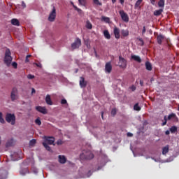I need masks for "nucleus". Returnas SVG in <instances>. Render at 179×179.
Returning a JSON list of instances; mask_svg holds the SVG:
<instances>
[{
  "instance_id": "obj_42",
  "label": "nucleus",
  "mask_w": 179,
  "mask_h": 179,
  "mask_svg": "<svg viewBox=\"0 0 179 179\" xmlns=\"http://www.w3.org/2000/svg\"><path fill=\"white\" fill-rule=\"evenodd\" d=\"M12 66H13V68H14L15 69H16L17 68V63H16L15 62H13L12 63Z\"/></svg>"
},
{
  "instance_id": "obj_50",
  "label": "nucleus",
  "mask_w": 179,
  "mask_h": 179,
  "mask_svg": "<svg viewBox=\"0 0 179 179\" xmlns=\"http://www.w3.org/2000/svg\"><path fill=\"white\" fill-rule=\"evenodd\" d=\"M36 93V90L34 88L31 89V94H34Z\"/></svg>"
},
{
  "instance_id": "obj_28",
  "label": "nucleus",
  "mask_w": 179,
  "mask_h": 179,
  "mask_svg": "<svg viewBox=\"0 0 179 179\" xmlns=\"http://www.w3.org/2000/svg\"><path fill=\"white\" fill-rule=\"evenodd\" d=\"M13 139H10L8 141L7 143H6V148H10V146H13Z\"/></svg>"
},
{
  "instance_id": "obj_59",
  "label": "nucleus",
  "mask_w": 179,
  "mask_h": 179,
  "mask_svg": "<svg viewBox=\"0 0 179 179\" xmlns=\"http://www.w3.org/2000/svg\"><path fill=\"white\" fill-rule=\"evenodd\" d=\"M6 177H3V178H0V179H6Z\"/></svg>"
},
{
  "instance_id": "obj_19",
  "label": "nucleus",
  "mask_w": 179,
  "mask_h": 179,
  "mask_svg": "<svg viewBox=\"0 0 179 179\" xmlns=\"http://www.w3.org/2000/svg\"><path fill=\"white\" fill-rule=\"evenodd\" d=\"M170 150V146L169 145H166L165 147L162 148V155L164 156H166V154Z\"/></svg>"
},
{
  "instance_id": "obj_25",
  "label": "nucleus",
  "mask_w": 179,
  "mask_h": 179,
  "mask_svg": "<svg viewBox=\"0 0 179 179\" xmlns=\"http://www.w3.org/2000/svg\"><path fill=\"white\" fill-rule=\"evenodd\" d=\"M162 13H163V8H160L159 10H156L154 12L155 16H160V15H162Z\"/></svg>"
},
{
  "instance_id": "obj_44",
  "label": "nucleus",
  "mask_w": 179,
  "mask_h": 179,
  "mask_svg": "<svg viewBox=\"0 0 179 179\" xmlns=\"http://www.w3.org/2000/svg\"><path fill=\"white\" fill-rule=\"evenodd\" d=\"M35 65H36L38 68H43L41 63H35Z\"/></svg>"
},
{
  "instance_id": "obj_52",
  "label": "nucleus",
  "mask_w": 179,
  "mask_h": 179,
  "mask_svg": "<svg viewBox=\"0 0 179 179\" xmlns=\"http://www.w3.org/2000/svg\"><path fill=\"white\" fill-rule=\"evenodd\" d=\"M127 136H134L132 133H127Z\"/></svg>"
},
{
  "instance_id": "obj_35",
  "label": "nucleus",
  "mask_w": 179,
  "mask_h": 179,
  "mask_svg": "<svg viewBox=\"0 0 179 179\" xmlns=\"http://www.w3.org/2000/svg\"><path fill=\"white\" fill-rule=\"evenodd\" d=\"M170 131L172 134H174L177 131V127L173 126L170 128Z\"/></svg>"
},
{
  "instance_id": "obj_39",
  "label": "nucleus",
  "mask_w": 179,
  "mask_h": 179,
  "mask_svg": "<svg viewBox=\"0 0 179 179\" xmlns=\"http://www.w3.org/2000/svg\"><path fill=\"white\" fill-rule=\"evenodd\" d=\"M94 3H95V5H99L100 6H101V3H100V1L99 0H93Z\"/></svg>"
},
{
  "instance_id": "obj_1",
  "label": "nucleus",
  "mask_w": 179,
  "mask_h": 179,
  "mask_svg": "<svg viewBox=\"0 0 179 179\" xmlns=\"http://www.w3.org/2000/svg\"><path fill=\"white\" fill-rule=\"evenodd\" d=\"M80 160H92V159H94V154L90 150H84L80 155Z\"/></svg>"
},
{
  "instance_id": "obj_31",
  "label": "nucleus",
  "mask_w": 179,
  "mask_h": 179,
  "mask_svg": "<svg viewBox=\"0 0 179 179\" xmlns=\"http://www.w3.org/2000/svg\"><path fill=\"white\" fill-rule=\"evenodd\" d=\"M101 20L105 23H110V17H108L102 16Z\"/></svg>"
},
{
  "instance_id": "obj_58",
  "label": "nucleus",
  "mask_w": 179,
  "mask_h": 179,
  "mask_svg": "<svg viewBox=\"0 0 179 179\" xmlns=\"http://www.w3.org/2000/svg\"><path fill=\"white\" fill-rule=\"evenodd\" d=\"M31 55H27L26 58H30Z\"/></svg>"
},
{
  "instance_id": "obj_21",
  "label": "nucleus",
  "mask_w": 179,
  "mask_h": 179,
  "mask_svg": "<svg viewBox=\"0 0 179 179\" xmlns=\"http://www.w3.org/2000/svg\"><path fill=\"white\" fill-rule=\"evenodd\" d=\"M121 34L122 37H128L129 36V31L127 29H122L121 31Z\"/></svg>"
},
{
  "instance_id": "obj_45",
  "label": "nucleus",
  "mask_w": 179,
  "mask_h": 179,
  "mask_svg": "<svg viewBox=\"0 0 179 179\" xmlns=\"http://www.w3.org/2000/svg\"><path fill=\"white\" fill-rule=\"evenodd\" d=\"M28 79H34V76L31 75V74H29L27 76Z\"/></svg>"
},
{
  "instance_id": "obj_10",
  "label": "nucleus",
  "mask_w": 179,
  "mask_h": 179,
  "mask_svg": "<svg viewBox=\"0 0 179 179\" xmlns=\"http://www.w3.org/2000/svg\"><path fill=\"white\" fill-rule=\"evenodd\" d=\"M80 87L85 89L87 86V81L85 80L83 77H80Z\"/></svg>"
},
{
  "instance_id": "obj_47",
  "label": "nucleus",
  "mask_w": 179,
  "mask_h": 179,
  "mask_svg": "<svg viewBox=\"0 0 179 179\" xmlns=\"http://www.w3.org/2000/svg\"><path fill=\"white\" fill-rule=\"evenodd\" d=\"M150 3H152V5H155L156 4V0H150Z\"/></svg>"
},
{
  "instance_id": "obj_40",
  "label": "nucleus",
  "mask_w": 179,
  "mask_h": 179,
  "mask_svg": "<svg viewBox=\"0 0 179 179\" xmlns=\"http://www.w3.org/2000/svg\"><path fill=\"white\" fill-rule=\"evenodd\" d=\"M36 139H32V140H31V141H29V144H30L31 145H36Z\"/></svg>"
},
{
  "instance_id": "obj_13",
  "label": "nucleus",
  "mask_w": 179,
  "mask_h": 179,
  "mask_svg": "<svg viewBox=\"0 0 179 179\" xmlns=\"http://www.w3.org/2000/svg\"><path fill=\"white\" fill-rule=\"evenodd\" d=\"M45 142H47L48 145H52L54 142H55V138L54 137H45Z\"/></svg>"
},
{
  "instance_id": "obj_33",
  "label": "nucleus",
  "mask_w": 179,
  "mask_h": 179,
  "mask_svg": "<svg viewBox=\"0 0 179 179\" xmlns=\"http://www.w3.org/2000/svg\"><path fill=\"white\" fill-rule=\"evenodd\" d=\"M0 122L1 124H5V119H3V114H2V112H0Z\"/></svg>"
},
{
  "instance_id": "obj_55",
  "label": "nucleus",
  "mask_w": 179,
  "mask_h": 179,
  "mask_svg": "<svg viewBox=\"0 0 179 179\" xmlns=\"http://www.w3.org/2000/svg\"><path fill=\"white\" fill-rule=\"evenodd\" d=\"M74 8H75V9H76V10H78V12H79V10H80V9L78 8V7H76V6H74Z\"/></svg>"
},
{
  "instance_id": "obj_27",
  "label": "nucleus",
  "mask_w": 179,
  "mask_h": 179,
  "mask_svg": "<svg viewBox=\"0 0 179 179\" xmlns=\"http://www.w3.org/2000/svg\"><path fill=\"white\" fill-rule=\"evenodd\" d=\"M145 68L147 71H152V64L149 62H145Z\"/></svg>"
},
{
  "instance_id": "obj_60",
  "label": "nucleus",
  "mask_w": 179,
  "mask_h": 179,
  "mask_svg": "<svg viewBox=\"0 0 179 179\" xmlns=\"http://www.w3.org/2000/svg\"><path fill=\"white\" fill-rule=\"evenodd\" d=\"M26 61L27 62H29V59H27V58L26 57Z\"/></svg>"
},
{
  "instance_id": "obj_16",
  "label": "nucleus",
  "mask_w": 179,
  "mask_h": 179,
  "mask_svg": "<svg viewBox=\"0 0 179 179\" xmlns=\"http://www.w3.org/2000/svg\"><path fill=\"white\" fill-rule=\"evenodd\" d=\"M45 103L48 106H52V101L51 100V96H50V94L46 95V96H45Z\"/></svg>"
},
{
  "instance_id": "obj_49",
  "label": "nucleus",
  "mask_w": 179,
  "mask_h": 179,
  "mask_svg": "<svg viewBox=\"0 0 179 179\" xmlns=\"http://www.w3.org/2000/svg\"><path fill=\"white\" fill-rule=\"evenodd\" d=\"M57 145H62V141L61 140L57 141Z\"/></svg>"
},
{
  "instance_id": "obj_20",
  "label": "nucleus",
  "mask_w": 179,
  "mask_h": 179,
  "mask_svg": "<svg viewBox=\"0 0 179 179\" xmlns=\"http://www.w3.org/2000/svg\"><path fill=\"white\" fill-rule=\"evenodd\" d=\"M29 169L27 168L22 169L20 171V174H21V176H26V174H29Z\"/></svg>"
},
{
  "instance_id": "obj_29",
  "label": "nucleus",
  "mask_w": 179,
  "mask_h": 179,
  "mask_svg": "<svg viewBox=\"0 0 179 179\" xmlns=\"http://www.w3.org/2000/svg\"><path fill=\"white\" fill-rule=\"evenodd\" d=\"M142 2H143V0H137L134 5V8L136 9V8H140L141 3H142Z\"/></svg>"
},
{
  "instance_id": "obj_15",
  "label": "nucleus",
  "mask_w": 179,
  "mask_h": 179,
  "mask_svg": "<svg viewBox=\"0 0 179 179\" xmlns=\"http://www.w3.org/2000/svg\"><path fill=\"white\" fill-rule=\"evenodd\" d=\"M163 40H164V36L159 34V36H157V41L159 45H162L163 43Z\"/></svg>"
},
{
  "instance_id": "obj_54",
  "label": "nucleus",
  "mask_w": 179,
  "mask_h": 179,
  "mask_svg": "<svg viewBox=\"0 0 179 179\" xmlns=\"http://www.w3.org/2000/svg\"><path fill=\"white\" fill-rule=\"evenodd\" d=\"M166 135H170V131L169 130H167L166 132H165Z\"/></svg>"
},
{
  "instance_id": "obj_4",
  "label": "nucleus",
  "mask_w": 179,
  "mask_h": 179,
  "mask_svg": "<svg viewBox=\"0 0 179 179\" xmlns=\"http://www.w3.org/2000/svg\"><path fill=\"white\" fill-rule=\"evenodd\" d=\"M56 17H57V9H55V6H53L52 10L49 14L48 21L54 22Z\"/></svg>"
},
{
  "instance_id": "obj_7",
  "label": "nucleus",
  "mask_w": 179,
  "mask_h": 179,
  "mask_svg": "<svg viewBox=\"0 0 179 179\" xmlns=\"http://www.w3.org/2000/svg\"><path fill=\"white\" fill-rule=\"evenodd\" d=\"M80 45H82V41H80L79 38H77L74 43L71 44V48L76 50V48H79Z\"/></svg>"
},
{
  "instance_id": "obj_11",
  "label": "nucleus",
  "mask_w": 179,
  "mask_h": 179,
  "mask_svg": "<svg viewBox=\"0 0 179 179\" xmlns=\"http://www.w3.org/2000/svg\"><path fill=\"white\" fill-rule=\"evenodd\" d=\"M105 71L107 73H111L113 71V66H111V62H107L105 66Z\"/></svg>"
},
{
  "instance_id": "obj_36",
  "label": "nucleus",
  "mask_w": 179,
  "mask_h": 179,
  "mask_svg": "<svg viewBox=\"0 0 179 179\" xmlns=\"http://www.w3.org/2000/svg\"><path fill=\"white\" fill-rule=\"evenodd\" d=\"M78 2L82 6H86V0H78Z\"/></svg>"
},
{
  "instance_id": "obj_51",
  "label": "nucleus",
  "mask_w": 179,
  "mask_h": 179,
  "mask_svg": "<svg viewBox=\"0 0 179 179\" xmlns=\"http://www.w3.org/2000/svg\"><path fill=\"white\" fill-rule=\"evenodd\" d=\"M120 2L121 5H124V2H125V0H120Z\"/></svg>"
},
{
  "instance_id": "obj_53",
  "label": "nucleus",
  "mask_w": 179,
  "mask_h": 179,
  "mask_svg": "<svg viewBox=\"0 0 179 179\" xmlns=\"http://www.w3.org/2000/svg\"><path fill=\"white\" fill-rule=\"evenodd\" d=\"M140 85L141 86H143V80H140Z\"/></svg>"
},
{
  "instance_id": "obj_6",
  "label": "nucleus",
  "mask_w": 179,
  "mask_h": 179,
  "mask_svg": "<svg viewBox=\"0 0 179 179\" xmlns=\"http://www.w3.org/2000/svg\"><path fill=\"white\" fill-rule=\"evenodd\" d=\"M119 13L122 17V20H123V22H129V17H128V14H127V13H125V11H124V10H121L120 11H119Z\"/></svg>"
},
{
  "instance_id": "obj_2",
  "label": "nucleus",
  "mask_w": 179,
  "mask_h": 179,
  "mask_svg": "<svg viewBox=\"0 0 179 179\" xmlns=\"http://www.w3.org/2000/svg\"><path fill=\"white\" fill-rule=\"evenodd\" d=\"M12 59H13L10 53V50L6 49L4 56V64H6L7 66H10V64H12Z\"/></svg>"
},
{
  "instance_id": "obj_57",
  "label": "nucleus",
  "mask_w": 179,
  "mask_h": 179,
  "mask_svg": "<svg viewBox=\"0 0 179 179\" xmlns=\"http://www.w3.org/2000/svg\"><path fill=\"white\" fill-rule=\"evenodd\" d=\"M115 2H117V0H112L113 3H115Z\"/></svg>"
},
{
  "instance_id": "obj_22",
  "label": "nucleus",
  "mask_w": 179,
  "mask_h": 179,
  "mask_svg": "<svg viewBox=\"0 0 179 179\" xmlns=\"http://www.w3.org/2000/svg\"><path fill=\"white\" fill-rule=\"evenodd\" d=\"M11 24L13 26H20V22H19V20L16 18H13L11 20Z\"/></svg>"
},
{
  "instance_id": "obj_18",
  "label": "nucleus",
  "mask_w": 179,
  "mask_h": 179,
  "mask_svg": "<svg viewBox=\"0 0 179 179\" xmlns=\"http://www.w3.org/2000/svg\"><path fill=\"white\" fill-rule=\"evenodd\" d=\"M113 33L115 38H120V29H118L117 27H115L113 29Z\"/></svg>"
},
{
  "instance_id": "obj_30",
  "label": "nucleus",
  "mask_w": 179,
  "mask_h": 179,
  "mask_svg": "<svg viewBox=\"0 0 179 179\" xmlns=\"http://www.w3.org/2000/svg\"><path fill=\"white\" fill-rule=\"evenodd\" d=\"M43 145L46 149V150H48V152H51V147L49 146L48 144H47V143L43 142Z\"/></svg>"
},
{
  "instance_id": "obj_23",
  "label": "nucleus",
  "mask_w": 179,
  "mask_h": 179,
  "mask_svg": "<svg viewBox=\"0 0 179 179\" xmlns=\"http://www.w3.org/2000/svg\"><path fill=\"white\" fill-rule=\"evenodd\" d=\"M103 36L105 38H107V40H110V38H111V35H110V32H108V30L103 31Z\"/></svg>"
},
{
  "instance_id": "obj_32",
  "label": "nucleus",
  "mask_w": 179,
  "mask_h": 179,
  "mask_svg": "<svg viewBox=\"0 0 179 179\" xmlns=\"http://www.w3.org/2000/svg\"><path fill=\"white\" fill-rule=\"evenodd\" d=\"M86 27H87V29H89L90 30H91V29H93V25L91 24L90 21H87Z\"/></svg>"
},
{
  "instance_id": "obj_9",
  "label": "nucleus",
  "mask_w": 179,
  "mask_h": 179,
  "mask_svg": "<svg viewBox=\"0 0 179 179\" xmlns=\"http://www.w3.org/2000/svg\"><path fill=\"white\" fill-rule=\"evenodd\" d=\"M10 97H11L12 101H15V100L17 99V88L16 87L13 88Z\"/></svg>"
},
{
  "instance_id": "obj_61",
  "label": "nucleus",
  "mask_w": 179,
  "mask_h": 179,
  "mask_svg": "<svg viewBox=\"0 0 179 179\" xmlns=\"http://www.w3.org/2000/svg\"><path fill=\"white\" fill-rule=\"evenodd\" d=\"M100 169H101V168L99 167V168H98V170H100Z\"/></svg>"
},
{
  "instance_id": "obj_63",
  "label": "nucleus",
  "mask_w": 179,
  "mask_h": 179,
  "mask_svg": "<svg viewBox=\"0 0 179 179\" xmlns=\"http://www.w3.org/2000/svg\"><path fill=\"white\" fill-rule=\"evenodd\" d=\"M95 54H96V55H97V53H96V51H95Z\"/></svg>"
},
{
  "instance_id": "obj_41",
  "label": "nucleus",
  "mask_w": 179,
  "mask_h": 179,
  "mask_svg": "<svg viewBox=\"0 0 179 179\" xmlns=\"http://www.w3.org/2000/svg\"><path fill=\"white\" fill-rule=\"evenodd\" d=\"M129 89H131V90L132 92H135L136 90V87L135 85H131Z\"/></svg>"
},
{
  "instance_id": "obj_8",
  "label": "nucleus",
  "mask_w": 179,
  "mask_h": 179,
  "mask_svg": "<svg viewBox=\"0 0 179 179\" xmlns=\"http://www.w3.org/2000/svg\"><path fill=\"white\" fill-rule=\"evenodd\" d=\"M118 66L120 68H127V59L123 58L122 57H119V64Z\"/></svg>"
},
{
  "instance_id": "obj_48",
  "label": "nucleus",
  "mask_w": 179,
  "mask_h": 179,
  "mask_svg": "<svg viewBox=\"0 0 179 179\" xmlns=\"http://www.w3.org/2000/svg\"><path fill=\"white\" fill-rule=\"evenodd\" d=\"M22 8H26V3H24V1L22 2Z\"/></svg>"
},
{
  "instance_id": "obj_56",
  "label": "nucleus",
  "mask_w": 179,
  "mask_h": 179,
  "mask_svg": "<svg viewBox=\"0 0 179 179\" xmlns=\"http://www.w3.org/2000/svg\"><path fill=\"white\" fill-rule=\"evenodd\" d=\"M103 114H104V113L102 112V113H101V117H102V120H104V117H103Z\"/></svg>"
},
{
  "instance_id": "obj_26",
  "label": "nucleus",
  "mask_w": 179,
  "mask_h": 179,
  "mask_svg": "<svg viewBox=\"0 0 179 179\" xmlns=\"http://www.w3.org/2000/svg\"><path fill=\"white\" fill-rule=\"evenodd\" d=\"M164 2H165L164 0H159L158 1L159 8H162V9H164Z\"/></svg>"
},
{
  "instance_id": "obj_37",
  "label": "nucleus",
  "mask_w": 179,
  "mask_h": 179,
  "mask_svg": "<svg viewBox=\"0 0 179 179\" xmlns=\"http://www.w3.org/2000/svg\"><path fill=\"white\" fill-rule=\"evenodd\" d=\"M35 123L36 124V125H41V120L40 119V117L36 119Z\"/></svg>"
},
{
  "instance_id": "obj_43",
  "label": "nucleus",
  "mask_w": 179,
  "mask_h": 179,
  "mask_svg": "<svg viewBox=\"0 0 179 179\" xmlns=\"http://www.w3.org/2000/svg\"><path fill=\"white\" fill-rule=\"evenodd\" d=\"M68 101H66V99H63L61 101V104H67Z\"/></svg>"
},
{
  "instance_id": "obj_34",
  "label": "nucleus",
  "mask_w": 179,
  "mask_h": 179,
  "mask_svg": "<svg viewBox=\"0 0 179 179\" xmlns=\"http://www.w3.org/2000/svg\"><path fill=\"white\" fill-rule=\"evenodd\" d=\"M134 110L136 111H141V106H139V103H136L134 106Z\"/></svg>"
},
{
  "instance_id": "obj_12",
  "label": "nucleus",
  "mask_w": 179,
  "mask_h": 179,
  "mask_svg": "<svg viewBox=\"0 0 179 179\" xmlns=\"http://www.w3.org/2000/svg\"><path fill=\"white\" fill-rule=\"evenodd\" d=\"M36 110L38 111V113H41L42 114H47V109L43 106H36Z\"/></svg>"
},
{
  "instance_id": "obj_5",
  "label": "nucleus",
  "mask_w": 179,
  "mask_h": 179,
  "mask_svg": "<svg viewBox=\"0 0 179 179\" xmlns=\"http://www.w3.org/2000/svg\"><path fill=\"white\" fill-rule=\"evenodd\" d=\"M176 118H177L176 113H171L169 115H168V117L165 115L164 117V122H162V126L164 127V125L167 124V121H170V120Z\"/></svg>"
},
{
  "instance_id": "obj_24",
  "label": "nucleus",
  "mask_w": 179,
  "mask_h": 179,
  "mask_svg": "<svg viewBox=\"0 0 179 179\" xmlns=\"http://www.w3.org/2000/svg\"><path fill=\"white\" fill-rule=\"evenodd\" d=\"M137 44L138 45H141V47H143V45H145V42L143 41V39H142V38H137Z\"/></svg>"
},
{
  "instance_id": "obj_62",
  "label": "nucleus",
  "mask_w": 179,
  "mask_h": 179,
  "mask_svg": "<svg viewBox=\"0 0 179 179\" xmlns=\"http://www.w3.org/2000/svg\"><path fill=\"white\" fill-rule=\"evenodd\" d=\"M0 145H1V137H0Z\"/></svg>"
},
{
  "instance_id": "obj_14",
  "label": "nucleus",
  "mask_w": 179,
  "mask_h": 179,
  "mask_svg": "<svg viewBox=\"0 0 179 179\" xmlns=\"http://www.w3.org/2000/svg\"><path fill=\"white\" fill-rule=\"evenodd\" d=\"M59 162L61 164H65L66 163V157L64 155H59Z\"/></svg>"
},
{
  "instance_id": "obj_46",
  "label": "nucleus",
  "mask_w": 179,
  "mask_h": 179,
  "mask_svg": "<svg viewBox=\"0 0 179 179\" xmlns=\"http://www.w3.org/2000/svg\"><path fill=\"white\" fill-rule=\"evenodd\" d=\"M144 33H146V27L145 26L143 27L142 34H143Z\"/></svg>"
},
{
  "instance_id": "obj_38",
  "label": "nucleus",
  "mask_w": 179,
  "mask_h": 179,
  "mask_svg": "<svg viewBox=\"0 0 179 179\" xmlns=\"http://www.w3.org/2000/svg\"><path fill=\"white\" fill-rule=\"evenodd\" d=\"M117 114V109L116 108H113L111 110V115L114 117Z\"/></svg>"
},
{
  "instance_id": "obj_17",
  "label": "nucleus",
  "mask_w": 179,
  "mask_h": 179,
  "mask_svg": "<svg viewBox=\"0 0 179 179\" xmlns=\"http://www.w3.org/2000/svg\"><path fill=\"white\" fill-rule=\"evenodd\" d=\"M131 59H134V61L138 62V64H141V62H142V59H141V57L136 56L135 55H131Z\"/></svg>"
},
{
  "instance_id": "obj_3",
  "label": "nucleus",
  "mask_w": 179,
  "mask_h": 179,
  "mask_svg": "<svg viewBox=\"0 0 179 179\" xmlns=\"http://www.w3.org/2000/svg\"><path fill=\"white\" fill-rule=\"evenodd\" d=\"M6 121L11 125H15L16 124V116L13 113H6Z\"/></svg>"
}]
</instances>
